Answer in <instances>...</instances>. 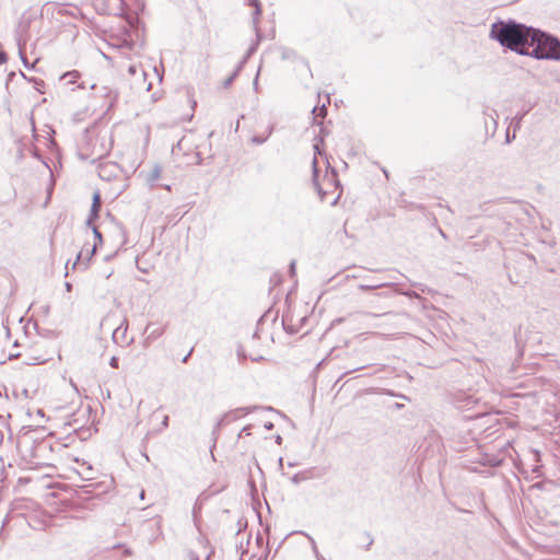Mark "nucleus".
I'll list each match as a JSON object with an SVG mask.
<instances>
[{
    "label": "nucleus",
    "mask_w": 560,
    "mask_h": 560,
    "mask_svg": "<svg viewBox=\"0 0 560 560\" xmlns=\"http://www.w3.org/2000/svg\"><path fill=\"white\" fill-rule=\"evenodd\" d=\"M313 158V183L322 200L336 201L341 189L338 175L334 168L329 166L327 156L319 151L318 145H314Z\"/></svg>",
    "instance_id": "obj_1"
},
{
    "label": "nucleus",
    "mask_w": 560,
    "mask_h": 560,
    "mask_svg": "<svg viewBox=\"0 0 560 560\" xmlns=\"http://www.w3.org/2000/svg\"><path fill=\"white\" fill-rule=\"evenodd\" d=\"M533 30L523 24L502 23L492 26L491 35L502 45L520 54H528Z\"/></svg>",
    "instance_id": "obj_2"
},
{
    "label": "nucleus",
    "mask_w": 560,
    "mask_h": 560,
    "mask_svg": "<svg viewBox=\"0 0 560 560\" xmlns=\"http://www.w3.org/2000/svg\"><path fill=\"white\" fill-rule=\"evenodd\" d=\"M532 54L539 59H560V42L540 31L533 30L529 42Z\"/></svg>",
    "instance_id": "obj_3"
},
{
    "label": "nucleus",
    "mask_w": 560,
    "mask_h": 560,
    "mask_svg": "<svg viewBox=\"0 0 560 560\" xmlns=\"http://www.w3.org/2000/svg\"><path fill=\"white\" fill-rule=\"evenodd\" d=\"M197 102L189 91H185L177 104V113L183 120H190L194 116Z\"/></svg>",
    "instance_id": "obj_4"
},
{
    "label": "nucleus",
    "mask_w": 560,
    "mask_h": 560,
    "mask_svg": "<svg viewBox=\"0 0 560 560\" xmlns=\"http://www.w3.org/2000/svg\"><path fill=\"white\" fill-rule=\"evenodd\" d=\"M101 207H102L101 194H100V191H95L93 194L91 211H90V215L88 219L89 225H92L94 223V221L98 218Z\"/></svg>",
    "instance_id": "obj_5"
},
{
    "label": "nucleus",
    "mask_w": 560,
    "mask_h": 560,
    "mask_svg": "<svg viewBox=\"0 0 560 560\" xmlns=\"http://www.w3.org/2000/svg\"><path fill=\"white\" fill-rule=\"evenodd\" d=\"M8 61V55L4 51L2 45L0 44V66L4 65Z\"/></svg>",
    "instance_id": "obj_6"
},
{
    "label": "nucleus",
    "mask_w": 560,
    "mask_h": 560,
    "mask_svg": "<svg viewBox=\"0 0 560 560\" xmlns=\"http://www.w3.org/2000/svg\"><path fill=\"white\" fill-rule=\"evenodd\" d=\"M93 232H94V235L101 241V238H102L101 233L95 226H93Z\"/></svg>",
    "instance_id": "obj_7"
},
{
    "label": "nucleus",
    "mask_w": 560,
    "mask_h": 560,
    "mask_svg": "<svg viewBox=\"0 0 560 560\" xmlns=\"http://www.w3.org/2000/svg\"><path fill=\"white\" fill-rule=\"evenodd\" d=\"M110 364H112V366L117 368V359L113 358Z\"/></svg>",
    "instance_id": "obj_8"
},
{
    "label": "nucleus",
    "mask_w": 560,
    "mask_h": 560,
    "mask_svg": "<svg viewBox=\"0 0 560 560\" xmlns=\"http://www.w3.org/2000/svg\"><path fill=\"white\" fill-rule=\"evenodd\" d=\"M95 248H96V245L94 244V245H93V248H92V250H91V254H94Z\"/></svg>",
    "instance_id": "obj_9"
},
{
    "label": "nucleus",
    "mask_w": 560,
    "mask_h": 560,
    "mask_svg": "<svg viewBox=\"0 0 560 560\" xmlns=\"http://www.w3.org/2000/svg\"><path fill=\"white\" fill-rule=\"evenodd\" d=\"M165 189H166L167 191H171V186L166 185V186H165Z\"/></svg>",
    "instance_id": "obj_10"
}]
</instances>
